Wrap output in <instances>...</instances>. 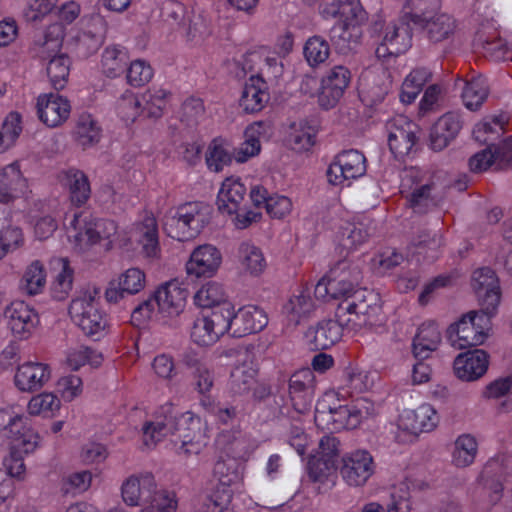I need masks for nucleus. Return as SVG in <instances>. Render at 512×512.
I'll return each instance as SVG.
<instances>
[{
  "instance_id": "bf43d9fd",
  "label": "nucleus",
  "mask_w": 512,
  "mask_h": 512,
  "mask_svg": "<svg viewBox=\"0 0 512 512\" xmlns=\"http://www.w3.org/2000/svg\"><path fill=\"white\" fill-rule=\"evenodd\" d=\"M45 285L46 270L39 260H35L27 266L21 280V288L29 295H36L43 291Z\"/></svg>"
},
{
  "instance_id": "412c9836",
  "label": "nucleus",
  "mask_w": 512,
  "mask_h": 512,
  "mask_svg": "<svg viewBox=\"0 0 512 512\" xmlns=\"http://www.w3.org/2000/svg\"><path fill=\"white\" fill-rule=\"evenodd\" d=\"M350 80L351 73L346 67L337 65L331 68L321 81L319 104L325 109L334 107L343 96Z\"/></svg>"
},
{
  "instance_id": "2f4dec72",
  "label": "nucleus",
  "mask_w": 512,
  "mask_h": 512,
  "mask_svg": "<svg viewBox=\"0 0 512 512\" xmlns=\"http://www.w3.org/2000/svg\"><path fill=\"white\" fill-rule=\"evenodd\" d=\"M439 417L430 404H422L414 410H405L400 416V427L418 434L432 431L438 424Z\"/></svg>"
},
{
  "instance_id": "7c9ffc66",
  "label": "nucleus",
  "mask_w": 512,
  "mask_h": 512,
  "mask_svg": "<svg viewBox=\"0 0 512 512\" xmlns=\"http://www.w3.org/2000/svg\"><path fill=\"white\" fill-rule=\"evenodd\" d=\"M131 238L141 246L144 256L154 258L159 255L158 225L153 215H146L142 221L135 224Z\"/></svg>"
},
{
  "instance_id": "13d9d810",
  "label": "nucleus",
  "mask_w": 512,
  "mask_h": 512,
  "mask_svg": "<svg viewBox=\"0 0 512 512\" xmlns=\"http://www.w3.org/2000/svg\"><path fill=\"white\" fill-rule=\"evenodd\" d=\"M178 506V501L174 491L167 489H160L143 502L141 512H175Z\"/></svg>"
},
{
  "instance_id": "f257e3e1",
  "label": "nucleus",
  "mask_w": 512,
  "mask_h": 512,
  "mask_svg": "<svg viewBox=\"0 0 512 512\" xmlns=\"http://www.w3.org/2000/svg\"><path fill=\"white\" fill-rule=\"evenodd\" d=\"M200 419L191 412L178 413L172 405H165L143 425V443L153 447L170 437L177 453L185 456L198 454L204 446Z\"/></svg>"
},
{
  "instance_id": "b1692460",
  "label": "nucleus",
  "mask_w": 512,
  "mask_h": 512,
  "mask_svg": "<svg viewBox=\"0 0 512 512\" xmlns=\"http://www.w3.org/2000/svg\"><path fill=\"white\" fill-rule=\"evenodd\" d=\"M187 290L178 281H169L160 286L155 292L158 313L163 317L180 315L186 305Z\"/></svg>"
},
{
  "instance_id": "338daca9",
  "label": "nucleus",
  "mask_w": 512,
  "mask_h": 512,
  "mask_svg": "<svg viewBox=\"0 0 512 512\" xmlns=\"http://www.w3.org/2000/svg\"><path fill=\"white\" fill-rule=\"evenodd\" d=\"M102 362V355L87 346H77L67 352L66 363L71 370H78L85 364L97 367Z\"/></svg>"
},
{
  "instance_id": "2eb2a0df",
  "label": "nucleus",
  "mask_w": 512,
  "mask_h": 512,
  "mask_svg": "<svg viewBox=\"0 0 512 512\" xmlns=\"http://www.w3.org/2000/svg\"><path fill=\"white\" fill-rule=\"evenodd\" d=\"M225 333H228V323L220 306L207 315L197 317L193 322L190 336L197 345L210 346Z\"/></svg>"
},
{
  "instance_id": "79ce46f5",
  "label": "nucleus",
  "mask_w": 512,
  "mask_h": 512,
  "mask_svg": "<svg viewBox=\"0 0 512 512\" xmlns=\"http://www.w3.org/2000/svg\"><path fill=\"white\" fill-rule=\"evenodd\" d=\"M236 258L239 268L252 276L260 275L266 268L262 250L250 241H243L239 244Z\"/></svg>"
},
{
  "instance_id": "de8ad7c7",
  "label": "nucleus",
  "mask_w": 512,
  "mask_h": 512,
  "mask_svg": "<svg viewBox=\"0 0 512 512\" xmlns=\"http://www.w3.org/2000/svg\"><path fill=\"white\" fill-rule=\"evenodd\" d=\"M411 246L415 254L422 255L428 261H434L443 246L442 235L436 231L419 229L411 239Z\"/></svg>"
},
{
  "instance_id": "a18cd8bd",
  "label": "nucleus",
  "mask_w": 512,
  "mask_h": 512,
  "mask_svg": "<svg viewBox=\"0 0 512 512\" xmlns=\"http://www.w3.org/2000/svg\"><path fill=\"white\" fill-rule=\"evenodd\" d=\"M407 201L415 213L424 214L438 205L440 197L433 182L416 183L407 196Z\"/></svg>"
},
{
  "instance_id": "c85d7f7f",
  "label": "nucleus",
  "mask_w": 512,
  "mask_h": 512,
  "mask_svg": "<svg viewBox=\"0 0 512 512\" xmlns=\"http://www.w3.org/2000/svg\"><path fill=\"white\" fill-rule=\"evenodd\" d=\"M156 486L155 478L150 473L131 475L121 485L122 500L128 506H138L147 496L157 491Z\"/></svg>"
},
{
  "instance_id": "6e6552de",
  "label": "nucleus",
  "mask_w": 512,
  "mask_h": 512,
  "mask_svg": "<svg viewBox=\"0 0 512 512\" xmlns=\"http://www.w3.org/2000/svg\"><path fill=\"white\" fill-rule=\"evenodd\" d=\"M492 316L482 309L464 315L458 322L450 325L447 330L450 344L458 349L481 345L487 337Z\"/></svg>"
},
{
  "instance_id": "f8f14e48",
  "label": "nucleus",
  "mask_w": 512,
  "mask_h": 512,
  "mask_svg": "<svg viewBox=\"0 0 512 512\" xmlns=\"http://www.w3.org/2000/svg\"><path fill=\"white\" fill-rule=\"evenodd\" d=\"M366 172V158L358 150L339 153L327 169V178L332 185H342L363 176Z\"/></svg>"
},
{
  "instance_id": "4c0bfd02",
  "label": "nucleus",
  "mask_w": 512,
  "mask_h": 512,
  "mask_svg": "<svg viewBox=\"0 0 512 512\" xmlns=\"http://www.w3.org/2000/svg\"><path fill=\"white\" fill-rule=\"evenodd\" d=\"M316 306L308 290H299L293 294L283 306V313L289 325L297 326L308 319Z\"/></svg>"
},
{
  "instance_id": "39448f33",
  "label": "nucleus",
  "mask_w": 512,
  "mask_h": 512,
  "mask_svg": "<svg viewBox=\"0 0 512 512\" xmlns=\"http://www.w3.org/2000/svg\"><path fill=\"white\" fill-rule=\"evenodd\" d=\"M98 294L97 289L84 291L69 306L73 322L95 341L102 339L108 331V318L101 308Z\"/></svg>"
},
{
  "instance_id": "3c124183",
  "label": "nucleus",
  "mask_w": 512,
  "mask_h": 512,
  "mask_svg": "<svg viewBox=\"0 0 512 512\" xmlns=\"http://www.w3.org/2000/svg\"><path fill=\"white\" fill-rule=\"evenodd\" d=\"M457 82H463L462 91L463 103L471 111L477 110L488 96V84L484 77H476L471 81H463L458 78Z\"/></svg>"
},
{
  "instance_id": "bb28decb",
  "label": "nucleus",
  "mask_w": 512,
  "mask_h": 512,
  "mask_svg": "<svg viewBox=\"0 0 512 512\" xmlns=\"http://www.w3.org/2000/svg\"><path fill=\"white\" fill-rule=\"evenodd\" d=\"M222 261L220 251L213 245L204 244L194 249L186 263V271L196 277H211Z\"/></svg>"
},
{
  "instance_id": "7ed1b4c3",
  "label": "nucleus",
  "mask_w": 512,
  "mask_h": 512,
  "mask_svg": "<svg viewBox=\"0 0 512 512\" xmlns=\"http://www.w3.org/2000/svg\"><path fill=\"white\" fill-rule=\"evenodd\" d=\"M211 207L200 201H193L170 208L163 217L166 234L178 241L195 238L209 223Z\"/></svg>"
},
{
  "instance_id": "680f3d73",
  "label": "nucleus",
  "mask_w": 512,
  "mask_h": 512,
  "mask_svg": "<svg viewBox=\"0 0 512 512\" xmlns=\"http://www.w3.org/2000/svg\"><path fill=\"white\" fill-rule=\"evenodd\" d=\"M314 139L315 131L306 121L301 120L290 125L288 142L293 150H309L314 145Z\"/></svg>"
},
{
  "instance_id": "5701e85b",
  "label": "nucleus",
  "mask_w": 512,
  "mask_h": 512,
  "mask_svg": "<svg viewBox=\"0 0 512 512\" xmlns=\"http://www.w3.org/2000/svg\"><path fill=\"white\" fill-rule=\"evenodd\" d=\"M4 318L12 333L19 338H27L39 322L35 310L23 301H14L7 306Z\"/></svg>"
},
{
  "instance_id": "20e7f679",
  "label": "nucleus",
  "mask_w": 512,
  "mask_h": 512,
  "mask_svg": "<svg viewBox=\"0 0 512 512\" xmlns=\"http://www.w3.org/2000/svg\"><path fill=\"white\" fill-rule=\"evenodd\" d=\"M381 313L379 297L367 289H358L351 297L337 305L335 316L350 329H361L378 324Z\"/></svg>"
},
{
  "instance_id": "1a4fd4ad",
  "label": "nucleus",
  "mask_w": 512,
  "mask_h": 512,
  "mask_svg": "<svg viewBox=\"0 0 512 512\" xmlns=\"http://www.w3.org/2000/svg\"><path fill=\"white\" fill-rule=\"evenodd\" d=\"M409 23L401 19L400 22H390L382 27L375 23L373 32L375 55L385 60L392 56L404 53L411 46V33Z\"/></svg>"
},
{
  "instance_id": "052dcab7",
  "label": "nucleus",
  "mask_w": 512,
  "mask_h": 512,
  "mask_svg": "<svg viewBox=\"0 0 512 512\" xmlns=\"http://www.w3.org/2000/svg\"><path fill=\"white\" fill-rule=\"evenodd\" d=\"M506 123L503 115L486 118L475 125L473 135L477 141L490 145L500 137Z\"/></svg>"
},
{
  "instance_id": "0e129e2a",
  "label": "nucleus",
  "mask_w": 512,
  "mask_h": 512,
  "mask_svg": "<svg viewBox=\"0 0 512 512\" xmlns=\"http://www.w3.org/2000/svg\"><path fill=\"white\" fill-rule=\"evenodd\" d=\"M232 154L228 143L221 139H214L206 152V163L211 171L219 172L224 166L230 164Z\"/></svg>"
},
{
  "instance_id": "09e8293b",
  "label": "nucleus",
  "mask_w": 512,
  "mask_h": 512,
  "mask_svg": "<svg viewBox=\"0 0 512 512\" xmlns=\"http://www.w3.org/2000/svg\"><path fill=\"white\" fill-rule=\"evenodd\" d=\"M268 128L269 125L262 121L255 122L246 128L244 132L245 140L235 154L237 162L244 163L260 152V137L266 133Z\"/></svg>"
},
{
  "instance_id": "603ef678",
  "label": "nucleus",
  "mask_w": 512,
  "mask_h": 512,
  "mask_svg": "<svg viewBox=\"0 0 512 512\" xmlns=\"http://www.w3.org/2000/svg\"><path fill=\"white\" fill-rule=\"evenodd\" d=\"M128 61L129 56L125 48L117 45L107 47L102 54V71L108 77H117L125 71Z\"/></svg>"
},
{
  "instance_id": "a211bd4d",
  "label": "nucleus",
  "mask_w": 512,
  "mask_h": 512,
  "mask_svg": "<svg viewBox=\"0 0 512 512\" xmlns=\"http://www.w3.org/2000/svg\"><path fill=\"white\" fill-rule=\"evenodd\" d=\"M512 476V456L500 455L484 466L480 480L489 491L490 502L496 504L502 498L503 481Z\"/></svg>"
},
{
  "instance_id": "8fccbe9b",
  "label": "nucleus",
  "mask_w": 512,
  "mask_h": 512,
  "mask_svg": "<svg viewBox=\"0 0 512 512\" xmlns=\"http://www.w3.org/2000/svg\"><path fill=\"white\" fill-rule=\"evenodd\" d=\"M65 181L69 188L71 202L76 206L85 204L91 194L87 175L81 170L71 168L65 172Z\"/></svg>"
},
{
  "instance_id": "49530a36",
  "label": "nucleus",
  "mask_w": 512,
  "mask_h": 512,
  "mask_svg": "<svg viewBox=\"0 0 512 512\" xmlns=\"http://www.w3.org/2000/svg\"><path fill=\"white\" fill-rule=\"evenodd\" d=\"M102 129L92 115L83 113L78 116L73 130V139L78 146L88 149L101 139Z\"/></svg>"
},
{
  "instance_id": "774afa93",
  "label": "nucleus",
  "mask_w": 512,
  "mask_h": 512,
  "mask_svg": "<svg viewBox=\"0 0 512 512\" xmlns=\"http://www.w3.org/2000/svg\"><path fill=\"white\" fill-rule=\"evenodd\" d=\"M60 409V400L50 392L40 393L30 399L27 410L30 415L53 416Z\"/></svg>"
},
{
  "instance_id": "dca6fc26",
  "label": "nucleus",
  "mask_w": 512,
  "mask_h": 512,
  "mask_svg": "<svg viewBox=\"0 0 512 512\" xmlns=\"http://www.w3.org/2000/svg\"><path fill=\"white\" fill-rule=\"evenodd\" d=\"M107 32V22L100 14H92L81 21V27L75 35L76 50L87 57L95 53L103 44Z\"/></svg>"
},
{
  "instance_id": "ddd939ff",
  "label": "nucleus",
  "mask_w": 512,
  "mask_h": 512,
  "mask_svg": "<svg viewBox=\"0 0 512 512\" xmlns=\"http://www.w3.org/2000/svg\"><path fill=\"white\" fill-rule=\"evenodd\" d=\"M29 192L27 179L20 171L17 163L0 168V221H6V210L9 203L24 197Z\"/></svg>"
},
{
  "instance_id": "423d86ee",
  "label": "nucleus",
  "mask_w": 512,
  "mask_h": 512,
  "mask_svg": "<svg viewBox=\"0 0 512 512\" xmlns=\"http://www.w3.org/2000/svg\"><path fill=\"white\" fill-rule=\"evenodd\" d=\"M68 221L69 238H73L81 248L92 245L101 239L112 241L117 233V224L113 220L96 219L90 211L74 212Z\"/></svg>"
},
{
  "instance_id": "9b49d317",
  "label": "nucleus",
  "mask_w": 512,
  "mask_h": 512,
  "mask_svg": "<svg viewBox=\"0 0 512 512\" xmlns=\"http://www.w3.org/2000/svg\"><path fill=\"white\" fill-rule=\"evenodd\" d=\"M375 472V463L369 451L357 449L342 457L340 475L351 487L364 486Z\"/></svg>"
},
{
  "instance_id": "0eeeda50",
  "label": "nucleus",
  "mask_w": 512,
  "mask_h": 512,
  "mask_svg": "<svg viewBox=\"0 0 512 512\" xmlns=\"http://www.w3.org/2000/svg\"><path fill=\"white\" fill-rule=\"evenodd\" d=\"M26 417L10 409L0 410V435L9 439L12 455H28L36 450L40 436L25 423Z\"/></svg>"
},
{
  "instance_id": "e2e57ef3",
  "label": "nucleus",
  "mask_w": 512,
  "mask_h": 512,
  "mask_svg": "<svg viewBox=\"0 0 512 512\" xmlns=\"http://www.w3.org/2000/svg\"><path fill=\"white\" fill-rule=\"evenodd\" d=\"M70 65V59L65 54L56 55L49 60L46 70L54 89L61 90L66 86Z\"/></svg>"
},
{
  "instance_id": "393cba45",
  "label": "nucleus",
  "mask_w": 512,
  "mask_h": 512,
  "mask_svg": "<svg viewBox=\"0 0 512 512\" xmlns=\"http://www.w3.org/2000/svg\"><path fill=\"white\" fill-rule=\"evenodd\" d=\"M51 378L49 365L40 362H25L17 367L14 384L21 392L40 390Z\"/></svg>"
},
{
  "instance_id": "72a5a7b5",
  "label": "nucleus",
  "mask_w": 512,
  "mask_h": 512,
  "mask_svg": "<svg viewBox=\"0 0 512 512\" xmlns=\"http://www.w3.org/2000/svg\"><path fill=\"white\" fill-rule=\"evenodd\" d=\"M461 119L457 113L448 112L441 116L430 132L431 147L435 151L446 148L461 129Z\"/></svg>"
},
{
  "instance_id": "4d7b16f0",
  "label": "nucleus",
  "mask_w": 512,
  "mask_h": 512,
  "mask_svg": "<svg viewBox=\"0 0 512 512\" xmlns=\"http://www.w3.org/2000/svg\"><path fill=\"white\" fill-rule=\"evenodd\" d=\"M194 302L197 306L202 308H219L225 303H230L226 300V294L221 284L216 282H209L203 285L195 294Z\"/></svg>"
},
{
  "instance_id": "c03bdc74",
  "label": "nucleus",
  "mask_w": 512,
  "mask_h": 512,
  "mask_svg": "<svg viewBox=\"0 0 512 512\" xmlns=\"http://www.w3.org/2000/svg\"><path fill=\"white\" fill-rule=\"evenodd\" d=\"M440 8V0H406L402 20L415 28L423 26Z\"/></svg>"
},
{
  "instance_id": "a878e982",
  "label": "nucleus",
  "mask_w": 512,
  "mask_h": 512,
  "mask_svg": "<svg viewBox=\"0 0 512 512\" xmlns=\"http://www.w3.org/2000/svg\"><path fill=\"white\" fill-rule=\"evenodd\" d=\"M145 287V274L138 268L127 269L117 279L109 282L105 298L109 303H118L126 295H133Z\"/></svg>"
},
{
  "instance_id": "58836bf2",
  "label": "nucleus",
  "mask_w": 512,
  "mask_h": 512,
  "mask_svg": "<svg viewBox=\"0 0 512 512\" xmlns=\"http://www.w3.org/2000/svg\"><path fill=\"white\" fill-rule=\"evenodd\" d=\"M441 342L439 327L433 322L423 323L413 339V354L416 359H427Z\"/></svg>"
},
{
  "instance_id": "f3484780",
  "label": "nucleus",
  "mask_w": 512,
  "mask_h": 512,
  "mask_svg": "<svg viewBox=\"0 0 512 512\" xmlns=\"http://www.w3.org/2000/svg\"><path fill=\"white\" fill-rule=\"evenodd\" d=\"M471 285L477 294L482 311L495 315L500 303V287L495 272L488 267L475 270Z\"/></svg>"
},
{
  "instance_id": "69168bd1",
  "label": "nucleus",
  "mask_w": 512,
  "mask_h": 512,
  "mask_svg": "<svg viewBox=\"0 0 512 512\" xmlns=\"http://www.w3.org/2000/svg\"><path fill=\"white\" fill-rule=\"evenodd\" d=\"M256 370L248 365L236 366L230 375V389L234 394L242 395L249 392L256 383Z\"/></svg>"
},
{
  "instance_id": "c9c22d12",
  "label": "nucleus",
  "mask_w": 512,
  "mask_h": 512,
  "mask_svg": "<svg viewBox=\"0 0 512 512\" xmlns=\"http://www.w3.org/2000/svg\"><path fill=\"white\" fill-rule=\"evenodd\" d=\"M266 81L260 76H251L243 88L239 105L246 113H257L268 103L270 96Z\"/></svg>"
},
{
  "instance_id": "6e6d98bb",
  "label": "nucleus",
  "mask_w": 512,
  "mask_h": 512,
  "mask_svg": "<svg viewBox=\"0 0 512 512\" xmlns=\"http://www.w3.org/2000/svg\"><path fill=\"white\" fill-rule=\"evenodd\" d=\"M199 404L218 425H233L237 420L238 411L234 406L221 404L212 397L199 398Z\"/></svg>"
},
{
  "instance_id": "473e14b6",
  "label": "nucleus",
  "mask_w": 512,
  "mask_h": 512,
  "mask_svg": "<svg viewBox=\"0 0 512 512\" xmlns=\"http://www.w3.org/2000/svg\"><path fill=\"white\" fill-rule=\"evenodd\" d=\"M246 192V187L240 178H226L218 192L217 204L219 211L229 215L241 211Z\"/></svg>"
},
{
  "instance_id": "cd10ccee",
  "label": "nucleus",
  "mask_w": 512,
  "mask_h": 512,
  "mask_svg": "<svg viewBox=\"0 0 512 512\" xmlns=\"http://www.w3.org/2000/svg\"><path fill=\"white\" fill-rule=\"evenodd\" d=\"M488 364V354L484 350L474 349L456 357L454 371L463 381H475L486 373Z\"/></svg>"
},
{
  "instance_id": "864d4df0",
  "label": "nucleus",
  "mask_w": 512,
  "mask_h": 512,
  "mask_svg": "<svg viewBox=\"0 0 512 512\" xmlns=\"http://www.w3.org/2000/svg\"><path fill=\"white\" fill-rule=\"evenodd\" d=\"M431 72L424 67L412 70L405 78L400 93V100L404 104L414 102L423 86L430 80Z\"/></svg>"
},
{
  "instance_id": "4be33fe9",
  "label": "nucleus",
  "mask_w": 512,
  "mask_h": 512,
  "mask_svg": "<svg viewBox=\"0 0 512 512\" xmlns=\"http://www.w3.org/2000/svg\"><path fill=\"white\" fill-rule=\"evenodd\" d=\"M37 113L45 125L57 127L69 118L71 105L67 98L57 93L43 94L37 100Z\"/></svg>"
},
{
  "instance_id": "f704fd0d",
  "label": "nucleus",
  "mask_w": 512,
  "mask_h": 512,
  "mask_svg": "<svg viewBox=\"0 0 512 512\" xmlns=\"http://www.w3.org/2000/svg\"><path fill=\"white\" fill-rule=\"evenodd\" d=\"M375 232L373 222L362 219L343 224L337 234L339 245L347 251L357 249Z\"/></svg>"
},
{
  "instance_id": "37998d69",
  "label": "nucleus",
  "mask_w": 512,
  "mask_h": 512,
  "mask_svg": "<svg viewBox=\"0 0 512 512\" xmlns=\"http://www.w3.org/2000/svg\"><path fill=\"white\" fill-rule=\"evenodd\" d=\"M358 286L351 282H345L343 277L335 279L332 277H324L318 281L315 286L314 295L317 299L322 300H346L358 291Z\"/></svg>"
},
{
  "instance_id": "6ab92c4d",
  "label": "nucleus",
  "mask_w": 512,
  "mask_h": 512,
  "mask_svg": "<svg viewBox=\"0 0 512 512\" xmlns=\"http://www.w3.org/2000/svg\"><path fill=\"white\" fill-rule=\"evenodd\" d=\"M389 72L382 66H374L366 70L360 79V95L367 105L381 103L391 88Z\"/></svg>"
},
{
  "instance_id": "f03ea898",
  "label": "nucleus",
  "mask_w": 512,
  "mask_h": 512,
  "mask_svg": "<svg viewBox=\"0 0 512 512\" xmlns=\"http://www.w3.org/2000/svg\"><path fill=\"white\" fill-rule=\"evenodd\" d=\"M324 18L339 17L342 23L334 25L330 31V39L340 54L354 51L361 39L362 31L359 22L365 19V11L360 0H326L320 6Z\"/></svg>"
},
{
  "instance_id": "a19ab883",
  "label": "nucleus",
  "mask_w": 512,
  "mask_h": 512,
  "mask_svg": "<svg viewBox=\"0 0 512 512\" xmlns=\"http://www.w3.org/2000/svg\"><path fill=\"white\" fill-rule=\"evenodd\" d=\"M54 280L51 286V293L56 300H64L68 297L73 287V269L66 258H53L50 261Z\"/></svg>"
},
{
  "instance_id": "4468645a",
  "label": "nucleus",
  "mask_w": 512,
  "mask_h": 512,
  "mask_svg": "<svg viewBox=\"0 0 512 512\" xmlns=\"http://www.w3.org/2000/svg\"><path fill=\"white\" fill-rule=\"evenodd\" d=\"M388 145L395 157L408 155L417 141L418 126L406 116L397 115L386 123Z\"/></svg>"
},
{
  "instance_id": "aec40b11",
  "label": "nucleus",
  "mask_w": 512,
  "mask_h": 512,
  "mask_svg": "<svg viewBox=\"0 0 512 512\" xmlns=\"http://www.w3.org/2000/svg\"><path fill=\"white\" fill-rule=\"evenodd\" d=\"M332 410L335 419L332 432L355 429L364 419L375 414L374 404L366 398L357 399L349 405L332 407Z\"/></svg>"
},
{
  "instance_id": "ea45409f",
  "label": "nucleus",
  "mask_w": 512,
  "mask_h": 512,
  "mask_svg": "<svg viewBox=\"0 0 512 512\" xmlns=\"http://www.w3.org/2000/svg\"><path fill=\"white\" fill-rule=\"evenodd\" d=\"M417 29H421L430 42L439 43L454 37L457 31V23L452 16L441 13L434 15Z\"/></svg>"
},
{
  "instance_id": "c756f323",
  "label": "nucleus",
  "mask_w": 512,
  "mask_h": 512,
  "mask_svg": "<svg viewBox=\"0 0 512 512\" xmlns=\"http://www.w3.org/2000/svg\"><path fill=\"white\" fill-rule=\"evenodd\" d=\"M344 327L346 324L340 323L338 318L322 320L306 331L305 338L313 349L325 350L340 340Z\"/></svg>"
},
{
  "instance_id": "9d476101",
  "label": "nucleus",
  "mask_w": 512,
  "mask_h": 512,
  "mask_svg": "<svg viewBox=\"0 0 512 512\" xmlns=\"http://www.w3.org/2000/svg\"><path fill=\"white\" fill-rule=\"evenodd\" d=\"M222 310L228 323V333L233 337H244L263 330L268 324L266 312L254 305H246L234 310L231 303H225Z\"/></svg>"
},
{
  "instance_id": "e433bc0d",
  "label": "nucleus",
  "mask_w": 512,
  "mask_h": 512,
  "mask_svg": "<svg viewBox=\"0 0 512 512\" xmlns=\"http://www.w3.org/2000/svg\"><path fill=\"white\" fill-rule=\"evenodd\" d=\"M292 410L282 406V397H272L273 403L276 405L275 411L273 412L275 417H284L291 419L294 422H300L301 416L310 412L313 399L314 391H303V392H289Z\"/></svg>"
},
{
  "instance_id": "5fc2aeb1",
  "label": "nucleus",
  "mask_w": 512,
  "mask_h": 512,
  "mask_svg": "<svg viewBox=\"0 0 512 512\" xmlns=\"http://www.w3.org/2000/svg\"><path fill=\"white\" fill-rule=\"evenodd\" d=\"M478 453V443L471 434H462L456 441L452 454V461L456 467L470 466Z\"/></svg>"
}]
</instances>
